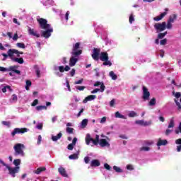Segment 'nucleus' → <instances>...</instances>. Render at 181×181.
Instances as JSON below:
<instances>
[{
    "label": "nucleus",
    "mask_w": 181,
    "mask_h": 181,
    "mask_svg": "<svg viewBox=\"0 0 181 181\" xmlns=\"http://www.w3.org/2000/svg\"><path fill=\"white\" fill-rule=\"evenodd\" d=\"M114 105H115V99H112V100L110 102V107H114Z\"/></svg>",
    "instance_id": "62"
},
{
    "label": "nucleus",
    "mask_w": 181,
    "mask_h": 181,
    "mask_svg": "<svg viewBox=\"0 0 181 181\" xmlns=\"http://www.w3.org/2000/svg\"><path fill=\"white\" fill-rule=\"evenodd\" d=\"M62 133H59L57 136H52V140L54 141V142H56V141H59V139H60V138H62Z\"/></svg>",
    "instance_id": "30"
},
{
    "label": "nucleus",
    "mask_w": 181,
    "mask_h": 181,
    "mask_svg": "<svg viewBox=\"0 0 181 181\" xmlns=\"http://www.w3.org/2000/svg\"><path fill=\"white\" fill-rule=\"evenodd\" d=\"M30 86H32V82L30 81H26L25 89L29 90Z\"/></svg>",
    "instance_id": "51"
},
{
    "label": "nucleus",
    "mask_w": 181,
    "mask_h": 181,
    "mask_svg": "<svg viewBox=\"0 0 181 181\" xmlns=\"http://www.w3.org/2000/svg\"><path fill=\"white\" fill-rule=\"evenodd\" d=\"M42 4L45 5V6H47V5H53L54 4V1L53 0H46L42 1Z\"/></svg>",
    "instance_id": "27"
},
{
    "label": "nucleus",
    "mask_w": 181,
    "mask_h": 181,
    "mask_svg": "<svg viewBox=\"0 0 181 181\" xmlns=\"http://www.w3.org/2000/svg\"><path fill=\"white\" fill-rule=\"evenodd\" d=\"M45 170H46V168L45 167L39 168L34 171V173H35V175H40V173H42V172Z\"/></svg>",
    "instance_id": "29"
},
{
    "label": "nucleus",
    "mask_w": 181,
    "mask_h": 181,
    "mask_svg": "<svg viewBox=\"0 0 181 181\" xmlns=\"http://www.w3.org/2000/svg\"><path fill=\"white\" fill-rule=\"evenodd\" d=\"M76 90H79V91H83V90H84V88H86V87L77 86H76Z\"/></svg>",
    "instance_id": "58"
},
{
    "label": "nucleus",
    "mask_w": 181,
    "mask_h": 181,
    "mask_svg": "<svg viewBox=\"0 0 181 181\" xmlns=\"http://www.w3.org/2000/svg\"><path fill=\"white\" fill-rule=\"evenodd\" d=\"M167 42H168V40H166V38H165L160 42V45H161L162 46H165V45H166Z\"/></svg>",
    "instance_id": "59"
},
{
    "label": "nucleus",
    "mask_w": 181,
    "mask_h": 181,
    "mask_svg": "<svg viewBox=\"0 0 181 181\" xmlns=\"http://www.w3.org/2000/svg\"><path fill=\"white\" fill-rule=\"evenodd\" d=\"M166 35H168V32H165L164 33H159L158 37V39H163Z\"/></svg>",
    "instance_id": "46"
},
{
    "label": "nucleus",
    "mask_w": 181,
    "mask_h": 181,
    "mask_svg": "<svg viewBox=\"0 0 181 181\" xmlns=\"http://www.w3.org/2000/svg\"><path fill=\"white\" fill-rule=\"evenodd\" d=\"M173 23H170V21H167V25L165 24V28H167L168 29H172L173 28Z\"/></svg>",
    "instance_id": "53"
},
{
    "label": "nucleus",
    "mask_w": 181,
    "mask_h": 181,
    "mask_svg": "<svg viewBox=\"0 0 181 181\" xmlns=\"http://www.w3.org/2000/svg\"><path fill=\"white\" fill-rule=\"evenodd\" d=\"M135 124H136L137 125H141V127H149V125L152 124V122L151 121L146 122L142 119V120H136L135 122Z\"/></svg>",
    "instance_id": "13"
},
{
    "label": "nucleus",
    "mask_w": 181,
    "mask_h": 181,
    "mask_svg": "<svg viewBox=\"0 0 181 181\" xmlns=\"http://www.w3.org/2000/svg\"><path fill=\"white\" fill-rule=\"evenodd\" d=\"M87 124H88V119H84L81 122V128H86L87 127Z\"/></svg>",
    "instance_id": "31"
},
{
    "label": "nucleus",
    "mask_w": 181,
    "mask_h": 181,
    "mask_svg": "<svg viewBox=\"0 0 181 181\" xmlns=\"http://www.w3.org/2000/svg\"><path fill=\"white\" fill-rule=\"evenodd\" d=\"M78 152H79V151H78V153H74V154L70 155L69 156V158L71 160L78 159Z\"/></svg>",
    "instance_id": "35"
},
{
    "label": "nucleus",
    "mask_w": 181,
    "mask_h": 181,
    "mask_svg": "<svg viewBox=\"0 0 181 181\" xmlns=\"http://www.w3.org/2000/svg\"><path fill=\"white\" fill-rule=\"evenodd\" d=\"M28 32L30 36H34L35 37H39L40 36L39 32H37V30H36L35 28L28 27Z\"/></svg>",
    "instance_id": "12"
},
{
    "label": "nucleus",
    "mask_w": 181,
    "mask_h": 181,
    "mask_svg": "<svg viewBox=\"0 0 181 181\" xmlns=\"http://www.w3.org/2000/svg\"><path fill=\"white\" fill-rule=\"evenodd\" d=\"M0 71H3V72L8 71V68H5L4 66H0Z\"/></svg>",
    "instance_id": "64"
},
{
    "label": "nucleus",
    "mask_w": 181,
    "mask_h": 181,
    "mask_svg": "<svg viewBox=\"0 0 181 181\" xmlns=\"http://www.w3.org/2000/svg\"><path fill=\"white\" fill-rule=\"evenodd\" d=\"M128 117H129V118H134V117H138V114L134 111H131L128 114Z\"/></svg>",
    "instance_id": "37"
},
{
    "label": "nucleus",
    "mask_w": 181,
    "mask_h": 181,
    "mask_svg": "<svg viewBox=\"0 0 181 181\" xmlns=\"http://www.w3.org/2000/svg\"><path fill=\"white\" fill-rule=\"evenodd\" d=\"M1 124L5 127H11V122L3 121L1 122Z\"/></svg>",
    "instance_id": "54"
},
{
    "label": "nucleus",
    "mask_w": 181,
    "mask_h": 181,
    "mask_svg": "<svg viewBox=\"0 0 181 181\" xmlns=\"http://www.w3.org/2000/svg\"><path fill=\"white\" fill-rule=\"evenodd\" d=\"M156 104V99L155 98H153L148 103V105L152 106L155 105Z\"/></svg>",
    "instance_id": "41"
},
{
    "label": "nucleus",
    "mask_w": 181,
    "mask_h": 181,
    "mask_svg": "<svg viewBox=\"0 0 181 181\" xmlns=\"http://www.w3.org/2000/svg\"><path fill=\"white\" fill-rule=\"evenodd\" d=\"M34 69L37 78H40V70L39 69V66L37 65H35Z\"/></svg>",
    "instance_id": "32"
},
{
    "label": "nucleus",
    "mask_w": 181,
    "mask_h": 181,
    "mask_svg": "<svg viewBox=\"0 0 181 181\" xmlns=\"http://www.w3.org/2000/svg\"><path fill=\"white\" fill-rule=\"evenodd\" d=\"M175 144L177 146V152H181V139L175 140Z\"/></svg>",
    "instance_id": "23"
},
{
    "label": "nucleus",
    "mask_w": 181,
    "mask_h": 181,
    "mask_svg": "<svg viewBox=\"0 0 181 181\" xmlns=\"http://www.w3.org/2000/svg\"><path fill=\"white\" fill-rule=\"evenodd\" d=\"M151 148L149 147L144 146L141 148V151H144L145 152H148Z\"/></svg>",
    "instance_id": "61"
},
{
    "label": "nucleus",
    "mask_w": 181,
    "mask_h": 181,
    "mask_svg": "<svg viewBox=\"0 0 181 181\" xmlns=\"http://www.w3.org/2000/svg\"><path fill=\"white\" fill-rule=\"evenodd\" d=\"M76 144H77V137L74 138L72 143L68 145L67 149L69 151H73L74 146H76Z\"/></svg>",
    "instance_id": "18"
},
{
    "label": "nucleus",
    "mask_w": 181,
    "mask_h": 181,
    "mask_svg": "<svg viewBox=\"0 0 181 181\" xmlns=\"http://www.w3.org/2000/svg\"><path fill=\"white\" fill-rule=\"evenodd\" d=\"M176 18H177L176 14H173V16H170V18H169L168 21L170 22L171 23H173L175 22V21H176Z\"/></svg>",
    "instance_id": "34"
},
{
    "label": "nucleus",
    "mask_w": 181,
    "mask_h": 181,
    "mask_svg": "<svg viewBox=\"0 0 181 181\" xmlns=\"http://www.w3.org/2000/svg\"><path fill=\"white\" fill-rule=\"evenodd\" d=\"M69 15H70V11H67L64 16V17H62V21H66V22H67V21H69Z\"/></svg>",
    "instance_id": "45"
},
{
    "label": "nucleus",
    "mask_w": 181,
    "mask_h": 181,
    "mask_svg": "<svg viewBox=\"0 0 181 181\" xmlns=\"http://www.w3.org/2000/svg\"><path fill=\"white\" fill-rule=\"evenodd\" d=\"M78 56H80V55L79 54H71V57L69 59V66L71 67L76 66V63H77V62H78Z\"/></svg>",
    "instance_id": "10"
},
{
    "label": "nucleus",
    "mask_w": 181,
    "mask_h": 181,
    "mask_svg": "<svg viewBox=\"0 0 181 181\" xmlns=\"http://www.w3.org/2000/svg\"><path fill=\"white\" fill-rule=\"evenodd\" d=\"M37 22L40 24V28L45 30H41V36L45 39H49L52 36V33H53V28L47 23V20L45 18H37Z\"/></svg>",
    "instance_id": "2"
},
{
    "label": "nucleus",
    "mask_w": 181,
    "mask_h": 181,
    "mask_svg": "<svg viewBox=\"0 0 181 181\" xmlns=\"http://www.w3.org/2000/svg\"><path fill=\"white\" fill-rule=\"evenodd\" d=\"M174 97L175 98V103H176V105L178 107V110H181V94L180 93L177 92V93H175L173 92V93Z\"/></svg>",
    "instance_id": "6"
},
{
    "label": "nucleus",
    "mask_w": 181,
    "mask_h": 181,
    "mask_svg": "<svg viewBox=\"0 0 181 181\" xmlns=\"http://www.w3.org/2000/svg\"><path fill=\"white\" fill-rule=\"evenodd\" d=\"M21 159L17 158L13 160V165L16 166V168H19V165H21Z\"/></svg>",
    "instance_id": "36"
},
{
    "label": "nucleus",
    "mask_w": 181,
    "mask_h": 181,
    "mask_svg": "<svg viewBox=\"0 0 181 181\" xmlns=\"http://www.w3.org/2000/svg\"><path fill=\"white\" fill-rule=\"evenodd\" d=\"M6 169L8 170L9 175L12 176L13 177H15L16 175V173H19V169H21L20 167H15V168H11V166H7Z\"/></svg>",
    "instance_id": "7"
},
{
    "label": "nucleus",
    "mask_w": 181,
    "mask_h": 181,
    "mask_svg": "<svg viewBox=\"0 0 181 181\" xmlns=\"http://www.w3.org/2000/svg\"><path fill=\"white\" fill-rule=\"evenodd\" d=\"M6 90H8V91H11V87L9 86H6L4 88H2L1 91L3 93H6Z\"/></svg>",
    "instance_id": "43"
},
{
    "label": "nucleus",
    "mask_w": 181,
    "mask_h": 181,
    "mask_svg": "<svg viewBox=\"0 0 181 181\" xmlns=\"http://www.w3.org/2000/svg\"><path fill=\"white\" fill-rule=\"evenodd\" d=\"M11 102L12 103H16V101H18V96L16 95V94H13L12 96H11Z\"/></svg>",
    "instance_id": "44"
},
{
    "label": "nucleus",
    "mask_w": 181,
    "mask_h": 181,
    "mask_svg": "<svg viewBox=\"0 0 181 181\" xmlns=\"http://www.w3.org/2000/svg\"><path fill=\"white\" fill-rule=\"evenodd\" d=\"M25 144H16L13 146L14 149V156H21L22 158L25 157Z\"/></svg>",
    "instance_id": "3"
},
{
    "label": "nucleus",
    "mask_w": 181,
    "mask_h": 181,
    "mask_svg": "<svg viewBox=\"0 0 181 181\" xmlns=\"http://www.w3.org/2000/svg\"><path fill=\"white\" fill-rule=\"evenodd\" d=\"M58 172L61 176H63V177H69V175H67V172L66 171V169L64 168L59 167L58 168Z\"/></svg>",
    "instance_id": "16"
},
{
    "label": "nucleus",
    "mask_w": 181,
    "mask_h": 181,
    "mask_svg": "<svg viewBox=\"0 0 181 181\" xmlns=\"http://www.w3.org/2000/svg\"><path fill=\"white\" fill-rule=\"evenodd\" d=\"M100 53H101V49L99 48H94L92 53V59L98 61L100 59Z\"/></svg>",
    "instance_id": "11"
},
{
    "label": "nucleus",
    "mask_w": 181,
    "mask_h": 181,
    "mask_svg": "<svg viewBox=\"0 0 181 181\" xmlns=\"http://www.w3.org/2000/svg\"><path fill=\"white\" fill-rule=\"evenodd\" d=\"M104 168H105V169H107V170H111V166H110V165H108V163H105Z\"/></svg>",
    "instance_id": "60"
},
{
    "label": "nucleus",
    "mask_w": 181,
    "mask_h": 181,
    "mask_svg": "<svg viewBox=\"0 0 181 181\" xmlns=\"http://www.w3.org/2000/svg\"><path fill=\"white\" fill-rule=\"evenodd\" d=\"M154 28L156 30H157L158 33L160 32H163L165 29H166V22L158 23L154 25Z\"/></svg>",
    "instance_id": "5"
},
{
    "label": "nucleus",
    "mask_w": 181,
    "mask_h": 181,
    "mask_svg": "<svg viewBox=\"0 0 181 181\" xmlns=\"http://www.w3.org/2000/svg\"><path fill=\"white\" fill-rule=\"evenodd\" d=\"M165 11L162 13L159 16L155 17L153 18V20L156 21V22H159V21H162V19H163V18H165V16H166V15H168L169 8H165Z\"/></svg>",
    "instance_id": "14"
},
{
    "label": "nucleus",
    "mask_w": 181,
    "mask_h": 181,
    "mask_svg": "<svg viewBox=\"0 0 181 181\" xmlns=\"http://www.w3.org/2000/svg\"><path fill=\"white\" fill-rule=\"evenodd\" d=\"M12 62H14L15 63H18L19 64H23L24 61L23 58H15L13 59Z\"/></svg>",
    "instance_id": "28"
},
{
    "label": "nucleus",
    "mask_w": 181,
    "mask_h": 181,
    "mask_svg": "<svg viewBox=\"0 0 181 181\" xmlns=\"http://www.w3.org/2000/svg\"><path fill=\"white\" fill-rule=\"evenodd\" d=\"M35 108L37 111H42V110H47V107L45 105L37 106Z\"/></svg>",
    "instance_id": "40"
},
{
    "label": "nucleus",
    "mask_w": 181,
    "mask_h": 181,
    "mask_svg": "<svg viewBox=\"0 0 181 181\" xmlns=\"http://www.w3.org/2000/svg\"><path fill=\"white\" fill-rule=\"evenodd\" d=\"M93 86L94 87H98L99 86H100V92L104 93V90H105V86H104V83L96 81Z\"/></svg>",
    "instance_id": "19"
},
{
    "label": "nucleus",
    "mask_w": 181,
    "mask_h": 181,
    "mask_svg": "<svg viewBox=\"0 0 181 181\" xmlns=\"http://www.w3.org/2000/svg\"><path fill=\"white\" fill-rule=\"evenodd\" d=\"M145 145H147L148 146H151V145H153V141H146L144 142Z\"/></svg>",
    "instance_id": "56"
},
{
    "label": "nucleus",
    "mask_w": 181,
    "mask_h": 181,
    "mask_svg": "<svg viewBox=\"0 0 181 181\" xmlns=\"http://www.w3.org/2000/svg\"><path fill=\"white\" fill-rule=\"evenodd\" d=\"M104 62H103V66H112V63H111V61H110V60H105V61H103Z\"/></svg>",
    "instance_id": "42"
},
{
    "label": "nucleus",
    "mask_w": 181,
    "mask_h": 181,
    "mask_svg": "<svg viewBox=\"0 0 181 181\" xmlns=\"http://www.w3.org/2000/svg\"><path fill=\"white\" fill-rule=\"evenodd\" d=\"M97 98V96L95 95H88L83 101V104H86V103H88V101H93V100H95Z\"/></svg>",
    "instance_id": "17"
},
{
    "label": "nucleus",
    "mask_w": 181,
    "mask_h": 181,
    "mask_svg": "<svg viewBox=\"0 0 181 181\" xmlns=\"http://www.w3.org/2000/svg\"><path fill=\"white\" fill-rule=\"evenodd\" d=\"M115 118H122V119H127V116L122 115L119 112H116L115 114Z\"/></svg>",
    "instance_id": "26"
},
{
    "label": "nucleus",
    "mask_w": 181,
    "mask_h": 181,
    "mask_svg": "<svg viewBox=\"0 0 181 181\" xmlns=\"http://www.w3.org/2000/svg\"><path fill=\"white\" fill-rule=\"evenodd\" d=\"M12 39H13V40L16 42V40H18V39H19V37L18 36V33L14 34Z\"/></svg>",
    "instance_id": "63"
},
{
    "label": "nucleus",
    "mask_w": 181,
    "mask_h": 181,
    "mask_svg": "<svg viewBox=\"0 0 181 181\" xmlns=\"http://www.w3.org/2000/svg\"><path fill=\"white\" fill-rule=\"evenodd\" d=\"M172 132H173V129H167L165 130V135H166V136L170 135V134H172Z\"/></svg>",
    "instance_id": "50"
},
{
    "label": "nucleus",
    "mask_w": 181,
    "mask_h": 181,
    "mask_svg": "<svg viewBox=\"0 0 181 181\" xmlns=\"http://www.w3.org/2000/svg\"><path fill=\"white\" fill-rule=\"evenodd\" d=\"M35 128H37V129H43V123H38Z\"/></svg>",
    "instance_id": "55"
},
{
    "label": "nucleus",
    "mask_w": 181,
    "mask_h": 181,
    "mask_svg": "<svg viewBox=\"0 0 181 181\" xmlns=\"http://www.w3.org/2000/svg\"><path fill=\"white\" fill-rule=\"evenodd\" d=\"M175 134H181V122L180 123L178 127L175 129Z\"/></svg>",
    "instance_id": "52"
},
{
    "label": "nucleus",
    "mask_w": 181,
    "mask_h": 181,
    "mask_svg": "<svg viewBox=\"0 0 181 181\" xmlns=\"http://www.w3.org/2000/svg\"><path fill=\"white\" fill-rule=\"evenodd\" d=\"M168 145V140L162 139L160 138L158 139V141L157 142V146H165Z\"/></svg>",
    "instance_id": "21"
},
{
    "label": "nucleus",
    "mask_w": 181,
    "mask_h": 181,
    "mask_svg": "<svg viewBox=\"0 0 181 181\" xmlns=\"http://www.w3.org/2000/svg\"><path fill=\"white\" fill-rule=\"evenodd\" d=\"M29 129L28 128H15L11 132V136H15L16 134H25L28 132Z\"/></svg>",
    "instance_id": "8"
},
{
    "label": "nucleus",
    "mask_w": 181,
    "mask_h": 181,
    "mask_svg": "<svg viewBox=\"0 0 181 181\" xmlns=\"http://www.w3.org/2000/svg\"><path fill=\"white\" fill-rule=\"evenodd\" d=\"M54 70L55 71H57V70H59L60 71V73H64V71H65L64 66H54Z\"/></svg>",
    "instance_id": "24"
},
{
    "label": "nucleus",
    "mask_w": 181,
    "mask_h": 181,
    "mask_svg": "<svg viewBox=\"0 0 181 181\" xmlns=\"http://www.w3.org/2000/svg\"><path fill=\"white\" fill-rule=\"evenodd\" d=\"M126 169L127 170H134V165L132 164H128L126 165Z\"/></svg>",
    "instance_id": "47"
},
{
    "label": "nucleus",
    "mask_w": 181,
    "mask_h": 181,
    "mask_svg": "<svg viewBox=\"0 0 181 181\" xmlns=\"http://www.w3.org/2000/svg\"><path fill=\"white\" fill-rule=\"evenodd\" d=\"M151 95V93L149 91H148V88L146 87H143V99L146 101L147 100H149V97Z\"/></svg>",
    "instance_id": "15"
},
{
    "label": "nucleus",
    "mask_w": 181,
    "mask_h": 181,
    "mask_svg": "<svg viewBox=\"0 0 181 181\" xmlns=\"http://www.w3.org/2000/svg\"><path fill=\"white\" fill-rule=\"evenodd\" d=\"M135 21V18L134 17V14L132 13L129 16V23H132L133 22Z\"/></svg>",
    "instance_id": "49"
},
{
    "label": "nucleus",
    "mask_w": 181,
    "mask_h": 181,
    "mask_svg": "<svg viewBox=\"0 0 181 181\" xmlns=\"http://www.w3.org/2000/svg\"><path fill=\"white\" fill-rule=\"evenodd\" d=\"M78 49H80V42H76L73 45V49L71 54H81L82 51Z\"/></svg>",
    "instance_id": "9"
},
{
    "label": "nucleus",
    "mask_w": 181,
    "mask_h": 181,
    "mask_svg": "<svg viewBox=\"0 0 181 181\" xmlns=\"http://www.w3.org/2000/svg\"><path fill=\"white\" fill-rule=\"evenodd\" d=\"M7 54H8V57H10L11 60L13 61V59L16 58V57H19V56H21V54H23V52H19V51H18V49H10L7 52Z\"/></svg>",
    "instance_id": "4"
},
{
    "label": "nucleus",
    "mask_w": 181,
    "mask_h": 181,
    "mask_svg": "<svg viewBox=\"0 0 181 181\" xmlns=\"http://www.w3.org/2000/svg\"><path fill=\"white\" fill-rule=\"evenodd\" d=\"M16 69H18V66H9V67L8 68V71H12V72H13V71H15V70H16Z\"/></svg>",
    "instance_id": "48"
},
{
    "label": "nucleus",
    "mask_w": 181,
    "mask_h": 181,
    "mask_svg": "<svg viewBox=\"0 0 181 181\" xmlns=\"http://www.w3.org/2000/svg\"><path fill=\"white\" fill-rule=\"evenodd\" d=\"M17 47H19L20 49H26V46L23 42H18L16 44Z\"/></svg>",
    "instance_id": "39"
},
{
    "label": "nucleus",
    "mask_w": 181,
    "mask_h": 181,
    "mask_svg": "<svg viewBox=\"0 0 181 181\" xmlns=\"http://www.w3.org/2000/svg\"><path fill=\"white\" fill-rule=\"evenodd\" d=\"M108 53L107 52H101L100 54V60L101 62H105V60H108Z\"/></svg>",
    "instance_id": "22"
},
{
    "label": "nucleus",
    "mask_w": 181,
    "mask_h": 181,
    "mask_svg": "<svg viewBox=\"0 0 181 181\" xmlns=\"http://www.w3.org/2000/svg\"><path fill=\"white\" fill-rule=\"evenodd\" d=\"M101 165V162L99 160L95 159L90 161L91 168H98Z\"/></svg>",
    "instance_id": "20"
},
{
    "label": "nucleus",
    "mask_w": 181,
    "mask_h": 181,
    "mask_svg": "<svg viewBox=\"0 0 181 181\" xmlns=\"http://www.w3.org/2000/svg\"><path fill=\"white\" fill-rule=\"evenodd\" d=\"M109 76L112 78V80H117V78H118V76H117V74H115V73L112 71H111L109 73Z\"/></svg>",
    "instance_id": "33"
},
{
    "label": "nucleus",
    "mask_w": 181,
    "mask_h": 181,
    "mask_svg": "<svg viewBox=\"0 0 181 181\" xmlns=\"http://www.w3.org/2000/svg\"><path fill=\"white\" fill-rule=\"evenodd\" d=\"M73 131H74V129H73L71 127H67L66 128L67 134H71L73 132Z\"/></svg>",
    "instance_id": "57"
},
{
    "label": "nucleus",
    "mask_w": 181,
    "mask_h": 181,
    "mask_svg": "<svg viewBox=\"0 0 181 181\" xmlns=\"http://www.w3.org/2000/svg\"><path fill=\"white\" fill-rule=\"evenodd\" d=\"M113 169L114 170H115L117 173H122V172H124V170H122V169H121V168L118 167V166H113Z\"/></svg>",
    "instance_id": "38"
},
{
    "label": "nucleus",
    "mask_w": 181,
    "mask_h": 181,
    "mask_svg": "<svg viewBox=\"0 0 181 181\" xmlns=\"http://www.w3.org/2000/svg\"><path fill=\"white\" fill-rule=\"evenodd\" d=\"M86 145H90V146H94L100 145L101 148H110L111 144H110V138L106 137V139H100V136L96 134L95 139L91 137L90 134H87L85 138Z\"/></svg>",
    "instance_id": "1"
},
{
    "label": "nucleus",
    "mask_w": 181,
    "mask_h": 181,
    "mask_svg": "<svg viewBox=\"0 0 181 181\" xmlns=\"http://www.w3.org/2000/svg\"><path fill=\"white\" fill-rule=\"evenodd\" d=\"M174 127H175V118H174V117H172V118L170 119V122H169L168 128V129H170V128H174Z\"/></svg>",
    "instance_id": "25"
}]
</instances>
